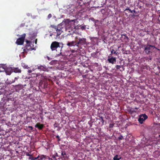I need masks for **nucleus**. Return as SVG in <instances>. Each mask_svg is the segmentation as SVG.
<instances>
[{
    "mask_svg": "<svg viewBox=\"0 0 160 160\" xmlns=\"http://www.w3.org/2000/svg\"><path fill=\"white\" fill-rule=\"evenodd\" d=\"M65 25V23L62 22L58 24L57 26L51 25L50 27L54 29V30L56 31V32H53L55 33L54 35H56L58 38L61 34L64 28L66 29V27ZM52 31H53V29Z\"/></svg>",
    "mask_w": 160,
    "mask_h": 160,
    "instance_id": "obj_1",
    "label": "nucleus"
},
{
    "mask_svg": "<svg viewBox=\"0 0 160 160\" xmlns=\"http://www.w3.org/2000/svg\"><path fill=\"white\" fill-rule=\"evenodd\" d=\"M75 40H76L77 46L80 48L82 46L87 45L86 39L84 38H80L78 36L75 37Z\"/></svg>",
    "mask_w": 160,
    "mask_h": 160,
    "instance_id": "obj_2",
    "label": "nucleus"
},
{
    "mask_svg": "<svg viewBox=\"0 0 160 160\" xmlns=\"http://www.w3.org/2000/svg\"><path fill=\"white\" fill-rule=\"evenodd\" d=\"M144 51L147 54H149L150 52H152V51L153 50V49H152V48H155L157 49L154 45L147 44V45H144Z\"/></svg>",
    "mask_w": 160,
    "mask_h": 160,
    "instance_id": "obj_3",
    "label": "nucleus"
},
{
    "mask_svg": "<svg viewBox=\"0 0 160 160\" xmlns=\"http://www.w3.org/2000/svg\"><path fill=\"white\" fill-rule=\"evenodd\" d=\"M27 44L23 48V51L24 52H27L29 51H31L34 49V48H33L32 45V42L29 41H26Z\"/></svg>",
    "mask_w": 160,
    "mask_h": 160,
    "instance_id": "obj_4",
    "label": "nucleus"
},
{
    "mask_svg": "<svg viewBox=\"0 0 160 160\" xmlns=\"http://www.w3.org/2000/svg\"><path fill=\"white\" fill-rule=\"evenodd\" d=\"M58 47H60V43L56 41L52 42L50 46V48L52 51L56 50Z\"/></svg>",
    "mask_w": 160,
    "mask_h": 160,
    "instance_id": "obj_5",
    "label": "nucleus"
},
{
    "mask_svg": "<svg viewBox=\"0 0 160 160\" xmlns=\"http://www.w3.org/2000/svg\"><path fill=\"white\" fill-rule=\"evenodd\" d=\"M26 34L24 33L22 35V37L17 39L16 43L18 45H22L23 43Z\"/></svg>",
    "mask_w": 160,
    "mask_h": 160,
    "instance_id": "obj_6",
    "label": "nucleus"
},
{
    "mask_svg": "<svg viewBox=\"0 0 160 160\" xmlns=\"http://www.w3.org/2000/svg\"><path fill=\"white\" fill-rule=\"evenodd\" d=\"M148 118V117L146 114H142L140 115L138 121L141 124H142Z\"/></svg>",
    "mask_w": 160,
    "mask_h": 160,
    "instance_id": "obj_7",
    "label": "nucleus"
},
{
    "mask_svg": "<svg viewBox=\"0 0 160 160\" xmlns=\"http://www.w3.org/2000/svg\"><path fill=\"white\" fill-rule=\"evenodd\" d=\"M78 2L80 5H82V4L85 5L89 3L90 2V0H77Z\"/></svg>",
    "mask_w": 160,
    "mask_h": 160,
    "instance_id": "obj_8",
    "label": "nucleus"
},
{
    "mask_svg": "<svg viewBox=\"0 0 160 160\" xmlns=\"http://www.w3.org/2000/svg\"><path fill=\"white\" fill-rule=\"evenodd\" d=\"M59 153H61V156L62 157V158H63L64 159H67L68 158V157L67 155L66 154V152L64 150H61L59 151Z\"/></svg>",
    "mask_w": 160,
    "mask_h": 160,
    "instance_id": "obj_9",
    "label": "nucleus"
},
{
    "mask_svg": "<svg viewBox=\"0 0 160 160\" xmlns=\"http://www.w3.org/2000/svg\"><path fill=\"white\" fill-rule=\"evenodd\" d=\"M67 45L69 47H71L72 46H77V43L76 40L73 41L71 42H68Z\"/></svg>",
    "mask_w": 160,
    "mask_h": 160,
    "instance_id": "obj_10",
    "label": "nucleus"
},
{
    "mask_svg": "<svg viewBox=\"0 0 160 160\" xmlns=\"http://www.w3.org/2000/svg\"><path fill=\"white\" fill-rule=\"evenodd\" d=\"M23 87L22 85L19 84L16 85L14 86V88L16 92H18L19 91L22 89Z\"/></svg>",
    "mask_w": 160,
    "mask_h": 160,
    "instance_id": "obj_11",
    "label": "nucleus"
},
{
    "mask_svg": "<svg viewBox=\"0 0 160 160\" xmlns=\"http://www.w3.org/2000/svg\"><path fill=\"white\" fill-rule=\"evenodd\" d=\"M108 61L109 63L112 64H114L116 63V58L114 57H111V58H108Z\"/></svg>",
    "mask_w": 160,
    "mask_h": 160,
    "instance_id": "obj_12",
    "label": "nucleus"
},
{
    "mask_svg": "<svg viewBox=\"0 0 160 160\" xmlns=\"http://www.w3.org/2000/svg\"><path fill=\"white\" fill-rule=\"evenodd\" d=\"M11 70L12 72H14L15 73H20L21 72V69L18 68H14L13 69L11 68Z\"/></svg>",
    "mask_w": 160,
    "mask_h": 160,
    "instance_id": "obj_13",
    "label": "nucleus"
},
{
    "mask_svg": "<svg viewBox=\"0 0 160 160\" xmlns=\"http://www.w3.org/2000/svg\"><path fill=\"white\" fill-rule=\"evenodd\" d=\"M50 158L49 157L43 155H41V160H49Z\"/></svg>",
    "mask_w": 160,
    "mask_h": 160,
    "instance_id": "obj_14",
    "label": "nucleus"
},
{
    "mask_svg": "<svg viewBox=\"0 0 160 160\" xmlns=\"http://www.w3.org/2000/svg\"><path fill=\"white\" fill-rule=\"evenodd\" d=\"M41 76L40 79H41V82H42V79H43V78H44L45 79L44 80H43V81L45 82V81H46L47 80V78L46 76H42L41 74Z\"/></svg>",
    "mask_w": 160,
    "mask_h": 160,
    "instance_id": "obj_15",
    "label": "nucleus"
},
{
    "mask_svg": "<svg viewBox=\"0 0 160 160\" xmlns=\"http://www.w3.org/2000/svg\"><path fill=\"white\" fill-rule=\"evenodd\" d=\"M42 70L44 71H48V68L46 67L41 66V71Z\"/></svg>",
    "mask_w": 160,
    "mask_h": 160,
    "instance_id": "obj_16",
    "label": "nucleus"
},
{
    "mask_svg": "<svg viewBox=\"0 0 160 160\" xmlns=\"http://www.w3.org/2000/svg\"><path fill=\"white\" fill-rule=\"evenodd\" d=\"M98 53V52H93L91 54V56L92 57L94 58H97L98 57V55H97V53Z\"/></svg>",
    "mask_w": 160,
    "mask_h": 160,
    "instance_id": "obj_17",
    "label": "nucleus"
},
{
    "mask_svg": "<svg viewBox=\"0 0 160 160\" xmlns=\"http://www.w3.org/2000/svg\"><path fill=\"white\" fill-rule=\"evenodd\" d=\"M111 53L110 54V55L111 56L112 55V54L113 53L117 55L118 54V52L115 51L113 49H112L111 50Z\"/></svg>",
    "mask_w": 160,
    "mask_h": 160,
    "instance_id": "obj_18",
    "label": "nucleus"
},
{
    "mask_svg": "<svg viewBox=\"0 0 160 160\" xmlns=\"http://www.w3.org/2000/svg\"><path fill=\"white\" fill-rule=\"evenodd\" d=\"M5 72L7 75H10L12 72L11 69L10 71H8V70H6Z\"/></svg>",
    "mask_w": 160,
    "mask_h": 160,
    "instance_id": "obj_19",
    "label": "nucleus"
},
{
    "mask_svg": "<svg viewBox=\"0 0 160 160\" xmlns=\"http://www.w3.org/2000/svg\"><path fill=\"white\" fill-rule=\"evenodd\" d=\"M22 66L24 68H28L29 67L28 65H26L25 63H22Z\"/></svg>",
    "mask_w": 160,
    "mask_h": 160,
    "instance_id": "obj_20",
    "label": "nucleus"
},
{
    "mask_svg": "<svg viewBox=\"0 0 160 160\" xmlns=\"http://www.w3.org/2000/svg\"><path fill=\"white\" fill-rule=\"evenodd\" d=\"M99 119L102 122V125H103L104 121L103 117H100Z\"/></svg>",
    "mask_w": 160,
    "mask_h": 160,
    "instance_id": "obj_21",
    "label": "nucleus"
},
{
    "mask_svg": "<svg viewBox=\"0 0 160 160\" xmlns=\"http://www.w3.org/2000/svg\"><path fill=\"white\" fill-rule=\"evenodd\" d=\"M118 155H116L113 158V160H120V159H121V158H118Z\"/></svg>",
    "mask_w": 160,
    "mask_h": 160,
    "instance_id": "obj_22",
    "label": "nucleus"
},
{
    "mask_svg": "<svg viewBox=\"0 0 160 160\" xmlns=\"http://www.w3.org/2000/svg\"><path fill=\"white\" fill-rule=\"evenodd\" d=\"M26 155L27 156H30L29 159H30L31 160H33L34 158L31 155H30V154L28 153H27L26 154Z\"/></svg>",
    "mask_w": 160,
    "mask_h": 160,
    "instance_id": "obj_23",
    "label": "nucleus"
},
{
    "mask_svg": "<svg viewBox=\"0 0 160 160\" xmlns=\"http://www.w3.org/2000/svg\"><path fill=\"white\" fill-rule=\"evenodd\" d=\"M35 127L38 128L39 129H40V123H38L35 126Z\"/></svg>",
    "mask_w": 160,
    "mask_h": 160,
    "instance_id": "obj_24",
    "label": "nucleus"
},
{
    "mask_svg": "<svg viewBox=\"0 0 160 160\" xmlns=\"http://www.w3.org/2000/svg\"><path fill=\"white\" fill-rule=\"evenodd\" d=\"M56 61L55 60H52L50 62V63L51 65H54L56 64Z\"/></svg>",
    "mask_w": 160,
    "mask_h": 160,
    "instance_id": "obj_25",
    "label": "nucleus"
},
{
    "mask_svg": "<svg viewBox=\"0 0 160 160\" xmlns=\"http://www.w3.org/2000/svg\"><path fill=\"white\" fill-rule=\"evenodd\" d=\"M19 78V77L18 76L17 77H15L14 78V79L13 80H12V83H13L16 80H17Z\"/></svg>",
    "mask_w": 160,
    "mask_h": 160,
    "instance_id": "obj_26",
    "label": "nucleus"
},
{
    "mask_svg": "<svg viewBox=\"0 0 160 160\" xmlns=\"http://www.w3.org/2000/svg\"><path fill=\"white\" fill-rule=\"evenodd\" d=\"M118 139L119 140H122L123 139V136L122 135H121L118 138Z\"/></svg>",
    "mask_w": 160,
    "mask_h": 160,
    "instance_id": "obj_27",
    "label": "nucleus"
},
{
    "mask_svg": "<svg viewBox=\"0 0 160 160\" xmlns=\"http://www.w3.org/2000/svg\"><path fill=\"white\" fill-rule=\"evenodd\" d=\"M4 71H5L4 68L0 66V72H3Z\"/></svg>",
    "mask_w": 160,
    "mask_h": 160,
    "instance_id": "obj_28",
    "label": "nucleus"
},
{
    "mask_svg": "<svg viewBox=\"0 0 160 160\" xmlns=\"http://www.w3.org/2000/svg\"><path fill=\"white\" fill-rule=\"evenodd\" d=\"M115 67L116 68V69L118 70L120 69L121 67L120 65H116L115 66Z\"/></svg>",
    "mask_w": 160,
    "mask_h": 160,
    "instance_id": "obj_29",
    "label": "nucleus"
},
{
    "mask_svg": "<svg viewBox=\"0 0 160 160\" xmlns=\"http://www.w3.org/2000/svg\"><path fill=\"white\" fill-rule=\"evenodd\" d=\"M8 101H13L14 100V98H13V97L12 98H8Z\"/></svg>",
    "mask_w": 160,
    "mask_h": 160,
    "instance_id": "obj_30",
    "label": "nucleus"
},
{
    "mask_svg": "<svg viewBox=\"0 0 160 160\" xmlns=\"http://www.w3.org/2000/svg\"><path fill=\"white\" fill-rule=\"evenodd\" d=\"M130 111L131 112H136V111L135 110V109L134 108H131L130 109Z\"/></svg>",
    "mask_w": 160,
    "mask_h": 160,
    "instance_id": "obj_31",
    "label": "nucleus"
},
{
    "mask_svg": "<svg viewBox=\"0 0 160 160\" xmlns=\"http://www.w3.org/2000/svg\"><path fill=\"white\" fill-rule=\"evenodd\" d=\"M114 125V124H113V123H112V124H111L110 123V124H109V127L110 128H113V127Z\"/></svg>",
    "mask_w": 160,
    "mask_h": 160,
    "instance_id": "obj_32",
    "label": "nucleus"
},
{
    "mask_svg": "<svg viewBox=\"0 0 160 160\" xmlns=\"http://www.w3.org/2000/svg\"><path fill=\"white\" fill-rule=\"evenodd\" d=\"M58 123H55L53 125V126L54 128H57L58 127Z\"/></svg>",
    "mask_w": 160,
    "mask_h": 160,
    "instance_id": "obj_33",
    "label": "nucleus"
},
{
    "mask_svg": "<svg viewBox=\"0 0 160 160\" xmlns=\"http://www.w3.org/2000/svg\"><path fill=\"white\" fill-rule=\"evenodd\" d=\"M52 17V15L50 13L49 14L48 16V19H50V18H51Z\"/></svg>",
    "mask_w": 160,
    "mask_h": 160,
    "instance_id": "obj_34",
    "label": "nucleus"
},
{
    "mask_svg": "<svg viewBox=\"0 0 160 160\" xmlns=\"http://www.w3.org/2000/svg\"><path fill=\"white\" fill-rule=\"evenodd\" d=\"M62 48V47L61 48V50H60L61 52H60V53L57 55L58 56H60V55L63 56V55L62 54V53L61 52Z\"/></svg>",
    "mask_w": 160,
    "mask_h": 160,
    "instance_id": "obj_35",
    "label": "nucleus"
},
{
    "mask_svg": "<svg viewBox=\"0 0 160 160\" xmlns=\"http://www.w3.org/2000/svg\"><path fill=\"white\" fill-rule=\"evenodd\" d=\"M127 10H129V11L130 12H131V11H132V10H131V9H130L129 8H126L125 10V11H127Z\"/></svg>",
    "mask_w": 160,
    "mask_h": 160,
    "instance_id": "obj_36",
    "label": "nucleus"
},
{
    "mask_svg": "<svg viewBox=\"0 0 160 160\" xmlns=\"http://www.w3.org/2000/svg\"><path fill=\"white\" fill-rule=\"evenodd\" d=\"M90 20L92 21H93V22L94 21H95V19H94V18H90Z\"/></svg>",
    "mask_w": 160,
    "mask_h": 160,
    "instance_id": "obj_37",
    "label": "nucleus"
},
{
    "mask_svg": "<svg viewBox=\"0 0 160 160\" xmlns=\"http://www.w3.org/2000/svg\"><path fill=\"white\" fill-rule=\"evenodd\" d=\"M56 138L58 139V141H60V139L59 138V136L57 135L56 136Z\"/></svg>",
    "mask_w": 160,
    "mask_h": 160,
    "instance_id": "obj_38",
    "label": "nucleus"
},
{
    "mask_svg": "<svg viewBox=\"0 0 160 160\" xmlns=\"http://www.w3.org/2000/svg\"><path fill=\"white\" fill-rule=\"evenodd\" d=\"M44 126V125L41 124V130L43 128Z\"/></svg>",
    "mask_w": 160,
    "mask_h": 160,
    "instance_id": "obj_39",
    "label": "nucleus"
},
{
    "mask_svg": "<svg viewBox=\"0 0 160 160\" xmlns=\"http://www.w3.org/2000/svg\"><path fill=\"white\" fill-rule=\"evenodd\" d=\"M131 13L134 12L135 13H136V11L135 10H132V11H131Z\"/></svg>",
    "mask_w": 160,
    "mask_h": 160,
    "instance_id": "obj_40",
    "label": "nucleus"
},
{
    "mask_svg": "<svg viewBox=\"0 0 160 160\" xmlns=\"http://www.w3.org/2000/svg\"><path fill=\"white\" fill-rule=\"evenodd\" d=\"M28 73L29 74H30V73H31L32 72V71L31 70H28Z\"/></svg>",
    "mask_w": 160,
    "mask_h": 160,
    "instance_id": "obj_41",
    "label": "nucleus"
},
{
    "mask_svg": "<svg viewBox=\"0 0 160 160\" xmlns=\"http://www.w3.org/2000/svg\"><path fill=\"white\" fill-rule=\"evenodd\" d=\"M85 26H82V27H81V28L83 30V29H85Z\"/></svg>",
    "mask_w": 160,
    "mask_h": 160,
    "instance_id": "obj_42",
    "label": "nucleus"
},
{
    "mask_svg": "<svg viewBox=\"0 0 160 160\" xmlns=\"http://www.w3.org/2000/svg\"><path fill=\"white\" fill-rule=\"evenodd\" d=\"M124 36L125 38H126L127 39H128V37H127V36H126V35H124V34L122 35V36Z\"/></svg>",
    "mask_w": 160,
    "mask_h": 160,
    "instance_id": "obj_43",
    "label": "nucleus"
},
{
    "mask_svg": "<svg viewBox=\"0 0 160 160\" xmlns=\"http://www.w3.org/2000/svg\"><path fill=\"white\" fill-rule=\"evenodd\" d=\"M48 59L49 60H50V58H49L48 57Z\"/></svg>",
    "mask_w": 160,
    "mask_h": 160,
    "instance_id": "obj_44",
    "label": "nucleus"
},
{
    "mask_svg": "<svg viewBox=\"0 0 160 160\" xmlns=\"http://www.w3.org/2000/svg\"><path fill=\"white\" fill-rule=\"evenodd\" d=\"M2 92L0 91V95L2 94Z\"/></svg>",
    "mask_w": 160,
    "mask_h": 160,
    "instance_id": "obj_45",
    "label": "nucleus"
},
{
    "mask_svg": "<svg viewBox=\"0 0 160 160\" xmlns=\"http://www.w3.org/2000/svg\"><path fill=\"white\" fill-rule=\"evenodd\" d=\"M135 109H136V110H137L138 109V108H135Z\"/></svg>",
    "mask_w": 160,
    "mask_h": 160,
    "instance_id": "obj_46",
    "label": "nucleus"
},
{
    "mask_svg": "<svg viewBox=\"0 0 160 160\" xmlns=\"http://www.w3.org/2000/svg\"><path fill=\"white\" fill-rule=\"evenodd\" d=\"M152 58H149V59L150 60H152Z\"/></svg>",
    "mask_w": 160,
    "mask_h": 160,
    "instance_id": "obj_47",
    "label": "nucleus"
},
{
    "mask_svg": "<svg viewBox=\"0 0 160 160\" xmlns=\"http://www.w3.org/2000/svg\"><path fill=\"white\" fill-rule=\"evenodd\" d=\"M36 40H36V42H35V43H37V41H36Z\"/></svg>",
    "mask_w": 160,
    "mask_h": 160,
    "instance_id": "obj_48",
    "label": "nucleus"
},
{
    "mask_svg": "<svg viewBox=\"0 0 160 160\" xmlns=\"http://www.w3.org/2000/svg\"><path fill=\"white\" fill-rule=\"evenodd\" d=\"M52 34H51L50 35V36H52Z\"/></svg>",
    "mask_w": 160,
    "mask_h": 160,
    "instance_id": "obj_49",
    "label": "nucleus"
},
{
    "mask_svg": "<svg viewBox=\"0 0 160 160\" xmlns=\"http://www.w3.org/2000/svg\"><path fill=\"white\" fill-rule=\"evenodd\" d=\"M159 17H160V15H159Z\"/></svg>",
    "mask_w": 160,
    "mask_h": 160,
    "instance_id": "obj_50",
    "label": "nucleus"
}]
</instances>
